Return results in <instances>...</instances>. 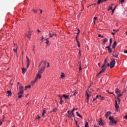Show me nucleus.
<instances>
[{"instance_id": "46", "label": "nucleus", "mask_w": 127, "mask_h": 127, "mask_svg": "<svg viewBox=\"0 0 127 127\" xmlns=\"http://www.w3.org/2000/svg\"><path fill=\"white\" fill-rule=\"evenodd\" d=\"M115 10H116V7L112 10V12H115Z\"/></svg>"}, {"instance_id": "4", "label": "nucleus", "mask_w": 127, "mask_h": 127, "mask_svg": "<svg viewBox=\"0 0 127 127\" xmlns=\"http://www.w3.org/2000/svg\"><path fill=\"white\" fill-rule=\"evenodd\" d=\"M110 68H114L115 67V65H116V60L115 59L112 60L111 62H110Z\"/></svg>"}, {"instance_id": "23", "label": "nucleus", "mask_w": 127, "mask_h": 127, "mask_svg": "<svg viewBox=\"0 0 127 127\" xmlns=\"http://www.w3.org/2000/svg\"><path fill=\"white\" fill-rule=\"evenodd\" d=\"M112 42H113V38H111L110 39V44H109L110 46L112 45Z\"/></svg>"}, {"instance_id": "26", "label": "nucleus", "mask_w": 127, "mask_h": 127, "mask_svg": "<svg viewBox=\"0 0 127 127\" xmlns=\"http://www.w3.org/2000/svg\"><path fill=\"white\" fill-rule=\"evenodd\" d=\"M112 124H114L115 125H117V121H115V120H112V121H111Z\"/></svg>"}, {"instance_id": "59", "label": "nucleus", "mask_w": 127, "mask_h": 127, "mask_svg": "<svg viewBox=\"0 0 127 127\" xmlns=\"http://www.w3.org/2000/svg\"><path fill=\"white\" fill-rule=\"evenodd\" d=\"M33 51L35 53V49H34V48L33 49Z\"/></svg>"}, {"instance_id": "17", "label": "nucleus", "mask_w": 127, "mask_h": 127, "mask_svg": "<svg viewBox=\"0 0 127 127\" xmlns=\"http://www.w3.org/2000/svg\"><path fill=\"white\" fill-rule=\"evenodd\" d=\"M50 36H49V37L50 38H52V37H53V33L52 32H50Z\"/></svg>"}, {"instance_id": "3", "label": "nucleus", "mask_w": 127, "mask_h": 127, "mask_svg": "<svg viewBox=\"0 0 127 127\" xmlns=\"http://www.w3.org/2000/svg\"><path fill=\"white\" fill-rule=\"evenodd\" d=\"M74 112H75V108H74L72 110H71L70 114H69V115H67V117L68 118H69V119H71V118H73V117H74V118L75 117Z\"/></svg>"}, {"instance_id": "43", "label": "nucleus", "mask_w": 127, "mask_h": 127, "mask_svg": "<svg viewBox=\"0 0 127 127\" xmlns=\"http://www.w3.org/2000/svg\"><path fill=\"white\" fill-rule=\"evenodd\" d=\"M97 97L95 98H94L93 100V103H94V102H95V101H96L97 100Z\"/></svg>"}, {"instance_id": "6", "label": "nucleus", "mask_w": 127, "mask_h": 127, "mask_svg": "<svg viewBox=\"0 0 127 127\" xmlns=\"http://www.w3.org/2000/svg\"><path fill=\"white\" fill-rule=\"evenodd\" d=\"M115 108H116V111L118 112L119 111V109H120V106L118 105V101H115Z\"/></svg>"}, {"instance_id": "8", "label": "nucleus", "mask_w": 127, "mask_h": 127, "mask_svg": "<svg viewBox=\"0 0 127 127\" xmlns=\"http://www.w3.org/2000/svg\"><path fill=\"white\" fill-rule=\"evenodd\" d=\"M96 99H100L102 101H104V100H105V97L101 96V95H98L96 96Z\"/></svg>"}, {"instance_id": "44", "label": "nucleus", "mask_w": 127, "mask_h": 127, "mask_svg": "<svg viewBox=\"0 0 127 127\" xmlns=\"http://www.w3.org/2000/svg\"><path fill=\"white\" fill-rule=\"evenodd\" d=\"M36 119H38V120H40V119H41V117L40 116H39L38 115V118H37Z\"/></svg>"}, {"instance_id": "54", "label": "nucleus", "mask_w": 127, "mask_h": 127, "mask_svg": "<svg viewBox=\"0 0 127 127\" xmlns=\"http://www.w3.org/2000/svg\"><path fill=\"white\" fill-rule=\"evenodd\" d=\"M79 37V35H76V40H77L78 37Z\"/></svg>"}, {"instance_id": "33", "label": "nucleus", "mask_w": 127, "mask_h": 127, "mask_svg": "<svg viewBox=\"0 0 127 127\" xmlns=\"http://www.w3.org/2000/svg\"><path fill=\"white\" fill-rule=\"evenodd\" d=\"M45 113H46V112L45 111V110H44L42 115L43 117H44V115H45Z\"/></svg>"}, {"instance_id": "34", "label": "nucleus", "mask_w": 127, "mask_h": 127, "mask_svg": "<svg viewBox=\"0 0 127 127\" xmlns=\"http://www.w3.org/2000/svg\"><path fill=\"white\" fill-rule=\"evenodd\" d=\"M30 61H29V59L27 60V64H30Z\"/></svg>"}, {"instance_id": "63", "label": "nucleus", "mask_w": 127, "mask_h": 127, "mask_svg": "<svg viewBox=\"0 0 127 127\" xmlns=\"http://www.w3.org/2000/svg\"><path fill=\"white\" fill-rule=\"evenodd\" d=\"M28 88H31V85H28L27 86Z\"/></svg>"}, {"instance_id": "19", "label": "nucleus", "mask_w": 127, "mask_h": 127, "mask_svg": "<svg viewBox=\"0 0 127 127\" xmlns=\"http://www.w3.org/2000/svg\"><path fill=\"white\" fill-rule=\"evenodd\" d=\"M31 36V34L30 33V32H28V34L27 35V37L29 38V39H30Z\"/></svg>"}, {"instance_id": "28", "label": "nucleus", "mask_w": 127, "mask_h": 127, "mask_svg": "<svg viewBox=\"0 0 127 127\" xmlns=\"http://www.w3.org/2000/svg\"><path fill=\"white\" fill-rule=\"evenodd\" d=\"M113 118H114L113 117H112V116L109 117V120H110V122L114 120Z\"/></svg>"}, {"instance_id": "50", "label": "nucleus", "mask_w": 127, "mask_h": 127, "mask_svg": "<svg viewBox=\"0 0 127 127\" xmlns=\"http://www.w3.org/2000/svg\"><path fill=\"white\" fill-rule=\"evenodd\" d=\"M119 103H121V99L120 98H118Z\"/></svg>"}, {"instance_id": "58", "label": "nucleus", "mask_w": 127, "mask_h": 127, "mask_svg": "<svg viewBox=\"0 0 127 127\" xmlns=\"http://www.w3.org/2000/svg\"><path fill=\"white\" fill-rule=\"evenodd\" d=\"M107 66H108V67H110V66H111V64H108Z\"/></svg>"}, {"instance_id": "12", "label": "nucleus", "mask_w": 127, "mask_h": 127, "mask_svg": "<svg viewBox=\"0 0 127 127\" xmlns=\"http://www.w3.org/2000/svg\"><path fill=\"white\" fill-rule=\"evenodd\" d=\"M72 93H73V96H77V94H78V92L77 90H75Z\"/></svg>"}, {"instance_id": "5", "label": "nucleus", "mask_w": 127, "mask_h": 127, "mask_svg": "<svg viewBox=\"0 0 127 127\" xmlns=\"http://www.w3.org/2000/svg\"><path fill=\"white\" fill-rule=\"evenodd\" d=\"M97 122L100 126H105V121L103 120V119L101 118L100 120H98Z\"/></svg>"}, {"instance_id": "29", "label": "nucleus", "mask_w": 127, "mask_h": 127, "mask_svg": "<svg viewBox=\"0 0 127 127\" xmlns=\"http://www.w3.org/2000/svg\"><path fill=\"white\" fill-rule=\"evenodd\" d=\"M57 111V108H55L53 109L52 112H54V113H56V112Z\"/></svg>"}, {"instance_id": "32", "label": "nucleus", "mask_w": 127, "mask_h": 127, "mask_svg": "<svg viewBox=\"0 0 127 127\" xmlns=\"http://www.w3.org/2000/svg\"><path fill=\"white\" fill-rule=\"evenodd\" d=\"M88 126H89V123L86 122L85 127H88Z\"/></svg>"}, {"instance_id": "9", "label": "nucleus", "mask_w": 127, "mask_h": 127, "mask_svg": "<svg viewBox=\"0 0 127 127\" xmlns=\"http://www.w3.org/2000/svg\"><path fill=\"white\" fill-rule=\"evenodd\" d=\"M105 71H106V68H103V69L99 72V73L97 74V76L98 77V76H100V75H101V74H102V73H103V72H105Z\"/></svg>"}, {"instance_id": "42", "label": "nucleus", "mask_w": 127, "mask_h": 127, "mask_svg": "<svg viewBox=\"0 0 127 127\" xmlns=\"http://www.w3.org/2000/svg\"><path fill=\"white\" fill-rule=\"evenodd\" d=\"M106 49L108 48V49L109 50V49H110L111 48V46H107V47H106Z\"/></svg>"}, {"instance_id": "16", "label": "nucleus", "mask_w": 127, "mask_h": 127, "mask_svg": "<svg viewBox=\"0 0 127 127\" xmlns=\"http://www.w3.org/2000/svg\"><path fill=\"white\" fill-rule=\"evenodd\" d=\"M63 97L65 98V99H69V95H66L65 94L63 95Z\"/></svg>"}, {"instance_id": "18", "label": "nucleus", "mask_w": 127, "mask_h": 127, "mask_svg": "<svg viewBox=\"0 0 127 127\" xmlns=\"http://www.w3.org/2000/svg\"><path fill=\"white\" fill-rule=\"evenodd\" d=\"M7 94H8V96H11V91H7Z\"/></svg>"}, {"instance_id": "47", "label": "nucleus", "mask_w": 127, "mask_h": 127, "mask_svg": "<svg viewBox=\"0 0 127 127\" xmlns=\"http://www.w3.org/2000/svg\"><path fill=\"white\" fill-rule=\"evenodd\" d=\"M33 12H34V13H37V10H33Z\"/></svg>"}, {"instance_id": "57", "label": "nucleus", "mask_w": 127, "mask_h": 127, "mask_svg": "<svg viewBox=\"0 0 127 127\" xmlns=\"http://www.w3.org/2000/svg\"><path fill=\"white\" fill-rule=\"evenodd\" d=\"M112 34L113 35H115V34H116V33L113 32V33H112Z\"/></svg>"}, {"instance_id": "37", "label": "nucleus", "mask_w": 127, "mask_h": 127, "mask_svg": "<svg viewBox=\"0 0 127 127\" xmlns=\"http://www.w3.org/2000/svg\"><path fill=\"white\" fill-rule=\"evenodd\" d=\"M109 53H112V49L110 48V49H108Z\"/></svg>"}, {"instance_id": "11", "label": "nucleus", "mask_w": 127, "mask_h": 127, "mask_svg": "<svg viewBox=\"0 0 127 127\" xmlns=\"http://www.w3.org/2000/svg\"><path fill=\"white\" fill-rule=\"evenodd\" d=\"M116 46H117V42H114L113 45H112V48L115 49L116 48Z\"/></svg>"}, {"instance_id": "27", "label": "nucleus", "mask_w": 127, "mask_h": 127, "mask_svg": "<svg viewBox=\"0 0 127 127\" xmlns=\"http://www.w3.org/2000/svg\"><path fill=\"white\" fill-rule=\"evenodd\" d=\"M107 41H108V40H107V38H105V39L104 40V41H103V44H105L107 42Z\"/></svg>"}, {"instance_id": "35", "label": "nucleus", "mask_w": 127, "mask_h": 127, "mask_svg": "<svg viewBox=\"0 0 127 127\" xmlns=\"http://www.w3.org/2000/svg\"><path fill=\"white\" fill-rule=\"evenodd\" d=\"M105 67L106 68H107V65L106 64H104V65L101 67V68H105Z\"/></svg>"}, {"instance_id": "38", "label": "nucleus", "mask_w": 127, "mask_h": 127, "mask_svg": "<svg viewBox=\"0 0 127 127\" xmlns=\"http://www.w3.org/2000/svg\"><path fill=\"white\" fill-rule=\"evenodd\" d=\"M110 9H111V10L113 9V6H109V9H108V10H110Z\"/></svg>"}, {"instance_id": "22", "label": "nucleus", "mask_w": 127, "mask_h": 127, "mask_svg": "<svg viewBox=\"0 0 127 127\" xmlns=\"http://www.w3.org/2000/svg\"><path fill=\"white\" fill-rule=\"evenodd\" d=\"M113 57H115V58H118V57H119V55H118V54H113Z\"/></svg>"}, {"instance_id": "7", "label": "nucleus", "mask_w": 127, "mask_h": 127, "mask_svg": "<svg viewBox=\"0 0 127 127\" xmlns=\"http://www.w3.org/2000/svg\"><path fill=\"white\" fill-rule=\"evenodd\" d=\"M85 96H86V103H88L89 102V98L90 97V95H89V93H88L87 91H86Z\"/></svg>"}, {"instance_id": "62", "label": "nucleus", "mask_w": 127, "mask_h": 127, "mask_svg": "<svg viewBox=\"0 0 127 127\" xmlns=\"http://www.w3.org/2000/svg\"><path fill=\"white\" fill-rule=\"evenodd\" d=\"M1 125H2V122H0V126H1Z\"/></svg>"}, {"instance_id": "30", "label": "nucleus", "mask_w": 127, "mask_h": 127, "mask_svg": "<svg viewBox=\"0 0 127 127\" xmlns=\"http://www.w3.org/2000/svg\"><path fill=\"white\" fill-rule=\"evenodd\" d=\"M118 95V98H120V97H122V96H123V95H124V94H121V92H120Z\"/></svg>"}, {"instance_id": "13", "label": "nucleus", "mask_w": 127, "mask_h": 127, "mask_svg": "<svg viewBox=\"0 0 127 127\" xmlns=\"http://www.w3.org/2000/svg\"><path fill=\"white\" fill-rule=\"evenodd\" d=\"M110 115H111V112L108 111L105 114V116L106 117V118H108V117H109Z\"/></svg>"}, {"instance_id": "20", "label": "nucleus", "mask_w": 127, "mask_h": 127, "mask_svg": "<svg viewBox=\"0 0 127 127\" xmlns=\"http://www.w3.org/2000/svg\"><path fill=\"white\" fill-rule=\"evenodd\" d=\"M76 42L78 47H80V46H81V44H80V42H79V40H78V39H76Z\"/></svg>"}, {"instance_id": "1", "label": "nucleus", "mask_w": 127, "mask_h": 127, "mask_svg": "<svg viewBox=\"0 0 127 127\" xmlns=\"http://www.w3.org/2000/svg\"><path fill=\"white\" fill-rule=\"evenodd\" d=\"M46 65H47L46 62L43 61L41 62L39 65V71L37 74L36 78H35V81H33V84H34V83H35V82L38 80V78L40 79V78H41V74L43 73Z\"/></svg>"}, {"instance_id": "61", "label": "nucleus", "mask_w": 127, "mask_h": 127, "mask_svg": "<svg viewBox=\"0 0 127 127\" xmlns=\"http://www.w3.org/2000/svg\"><path fill=\"white\" fill-rule=\"evenodd\" d=\"M101 36H102L101 35V34H99V35H98V37H101Z\"/></svg>"}, {"instance_id": "55", "label": "nucleus", "mask_w": 127, "mask_h": 127, "mask_svg": "<svg viewBox=\"0 0 127 127\" xmlns=\"http://www.w3.org/2000/svg\"><path fill=\"white\" fill-rule=\"evenodd\" d=\"M124 53H126L127 54V50H125L124 51Z\"/></svg>"}, {"instance_id": "24", "label": "nucleus", "mask_w": 127, "mask_h": 127, "mask_svg": "<svg viewBox=\"0 0 127 127\" xmlns=\"http://www.w3.org/2000/svg\"><path fill=\"white\" fill-rule=\"evenodd\" d=\"M64 77H65V74L62 72L61 75V78H62V79H64Z\"/></svg>"}, {"instance_id": "48", "label": "nucleus", "mask_w": 127, "mask_h": 127, "mask_svg": "<svg viewBox=\"0 0 127 127\" xmlns=\"http://www.w3.org/2000/svg\"><path fill=\"white\" fill-rule=\"evenodd\" d=\"M30 64H27V68H28L29 67Z\"/></svg>"}, {"instance_id": "36", "label": "nucleus", "mask_w": 127, "mask_h": 127, "mask_svg": "<svg viewBox=\"0 0 127 127\" xmlns=\"http://www.w3.org/2000/svg\"><path fill=\"white\" fill-rule=\"evenodd\" d=\"M53 33V36H57V34L56 33L52 32Z\"/></svg>"}, {"instance_id": "2", "label": "nucleus", "mask_w": 127, "mask_h": 127, "mask_svg": "<svg viewBox=\"0 0 127 127\" xmlns=\"http://www.w3.org/2000/svg\"><path fill=\"white\" fill-rule=\"evenodd\" d=\"M24 89V87L23 86H21L19 87V92L18 93V98L19 99H20L23 95V94H24V91H23Z\"/></svg>"}, {"instance_id": "41", "label": "nucleus", "mask_w": 127, "mask_h": 127, "mask_svg": "<svg viewBox=\"0 0 127 127\" xmlns=\"http://www.w3.org/2000/svg\"><path fill=\"white\" fill-rule=\"evenodd\" d=\"M123 93H127V89L125 88V89L123 90Z\"/></svg>"}, {"instance_id": "49", "label": "nucleus", "mask_w": 127, "mask_h": 127, "mask_svg": "<svg viewBox=\"0 0 127 127\" xmlns=\"http://www.w3.org/2000/svg\"><path fill=\"white\" fill-rule=\"evenodd\" d=\"M124 119H125V120H127V115H126Z\"/></svg>"}, {"instance_id": "45", "label": "nucleus", "mask_w": 127, "mask_h": 127, "mask_svg": "<svg viewBox=\"0 0 127 127\" xmlns=\"http://www.w3.org/2000/svg\"><path fill=\"white\" fill-rule=\"evenodd\" d=\"M97 19H98V17H95L94 18V20H97Z\"/></svg>"}, {"instance_id": "39", "label": "nucleus", "mask_w": 127, "mask_h": 127, "mask_svg": "<svg viewBox=\"0 0 127 127\" xmlns=\"http://www.w3.org/2000/svg\"><path fill=\"white\" fill-rule=\"evenodd\" d=\"M49 43H50V42L49 41H46V44H47L48 45V44H49Z\"/></svg>"}, {"instance_id": "60", "label": "nucleus", "mask_w": 127, "mask_h": 127, "mask_svg": "<svg viewBox=\"0 0 127 127\" xmlns=\"http://www.w3.org/2000/svg\"><path fill=\"white\" fill-rule=\"evenodd\" d=\"M121 2H125V0H121Z\"/></svg>"}, {"instance_id": "56", "label": "nucleus", "mask_w": 127, "mask_h": 127, "mask_svg": "<svg viewBox=\"0 0 127 127\" xmlns=\"http://www.w3.org/2000/svg\"><path fill=\"white\" fill-rule=\"evenodd\" d=\"M43 39H44V37H42V38H41V40H42V41H43Z\"/></svg>"}, {"instance_id": "14", "label": "nucleus", "mask_w": 127, "mask_h": 127, "mask_svg": "<svg viewBox=\"0 0 127 127\" xmlns=\"http://www.w3.org/2000/svg\"><path fill=\"white\" fill-rule=\"evenodd\" d=\"M115 92H116V93L117 94V95H118L119 94H120L121 93V91H120V90H119V89H118V88L116 89Z\"/></svg>"}, {"instance_id": "52", "label": "nucleus", "mask_w": 127, "mask_h": 127, "mask_svg": "<svg viewBox=\"0 0 127 127\" xmlns=\"http://www.w3.org/2000/svg\"><path fill=\"white\" fill-rule=\"evenodd\" d=\"M67 114L68 115H70V114H71V113H70V111H67Z\"/></svg>"}, {"instance_id": "15", "label": "nucleus", "mask_w": 127, "mask_h": 127, "mask_svg": "<svg viewBox=\"0 0 127 127\" xmlns=\"http://www.w3.org/2000/svg\"><path fill=\"white\" fill-rule=\"evenodd\" d=\"M102 2H104V0H98L97 1L98 4H101Z\"/></svg>"}, {"instance_id": "40", "label": "nucleus", "mask_w": 127, "mask_h": 127, "mask_svg": "<svg viewBox=\"0 0 127 127\" xmlns=\"http://www.w3.org/2000/svg\"><path fill=\"white\" fill-rule=\"evenodd\" d=\"M77 30L78 31V32L77 33V35H79V34H80V29H78Z\"/></svg>"}, {"instance_id": "25", "label": "nucleus", "mask_w": 127, "mask_h": 127, "mask_svg": "<svg viewBox=\"0 0 127 127\" xmlns=\"http://www.w3.org/2000/svg\"><path fill=\"white\" fill-rule=\"evenodd\" d=\"M76 116H77V117H79V118H82V116H81L78 112H76Z\"/></svg>"}, {"instance_id": "10", "label": "nucleus", "mask_w": 127, "mask_h": 127, "mask_svg": "<svg viewBox=\"0 0 127 127\" xmlns=\"http://www.w3.org/2000/svg\"><path fill=\"white\" fill-rule=\"evenodd\" d=\"M26 71H27V69H26V68H25V67L22 68V72L23 74H24L25 73V72H26Z\"/></svg>"}, {"instance_id": "31", "label": "nucleus", "mask_w": 127, "mask_h": 127, "mask_svg": "<svg viewBox=\"0 0 127 127\" xmlns=\"http://www.w3.org/2000/svg\"><path fill=\"white\" fill-rule=\"evenodd\" d=\"M107 63H108V60L106 59V60L104 61V64L105 65H106Z\"/></svg>"}, {"instance_id": "51", "label": "nucleus", "mask_w": 127, "mask_h": 127, "mask_svg": "<svg viewBox=\"0 0 127 127\" xmlns=\"http://www.w3.org/2000/svg\"><path fill=\"white\" fill-rule=\"evenodd\" d=\"M28 88V86H26L25 87V90H26Z\"/></svg>"}, {"instance_id": "53", "label": "nucleus", "mask_w": 127, "mask_h": 127, "mask_svg": "<svg viewBox=\"0 0 127 127\" xmlns=\"http://www.w3.org/2000/svg\"><path fill=\"white\" fill-rule=\"evenodd\" d=\"M49 38H47V39H46V41H49Z\"/></svg>"}, {"instance_id": "64", "label": "nucleus", "mask_w": 127, "mask_h": 127, "mask_svg": "<svg viewBox=\"0 0 127 127\" xmlns=\"http://www.w3.org/2000/svg\"><path fill=\"white\" fill-rule=\"evenodd\" d=\"M38 32H39V33L41 32V31L39 29H38Z\"/></svg>"}, {"instance_id": "21", "label": "nucleus", "mask_w": 127, "mask_h": 127, "mask_svg": "<svg viewBox=\"0 0 127 127\" xmlns=\"http://www.w3.org/2000/svg\"><path fill=\"white\" fill-rule=\"evenodd\" d=\"M62 99H63L62 97L60 96V103L61 105H62V104H63L62 103L63 102H64L63 101V100H62Z\"/></svg>"}]
</instances>
